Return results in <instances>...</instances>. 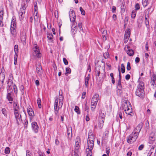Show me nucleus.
<instances>
[{
	"mask_svg": "<svg viewBox=\"0 0 156 156\" xmlns=\"http://www.w3.org/2000/svg\"><path fill=\"white\" fill-rule=\"evenodd\" d=\"M142 123H140L134 130L133 133L129 136L127 139V142L129 143H132L135 141L137 139L139 133L142 127Z\"/></svg>",
	"mask_w": 156,
	"mask_h": 156,
	"instance_id": "obj_1",
	"label": "nucleus"
},
{
	"mask_svg": "<svg viewBox=\"0 0 156 156\" xmlns=\"http://www.w3.org/2000/svg\"><path fill=\"white\" fill-rule=\"evenodd\" d=\"M123 108L126 113L129 115H132L133 114L132 108L130 103L129 101H124L123 104Z\"/></svg>",
	"mask_w": 156,
	"mask_h": 156,
	"instance_id": "obj_2",
	"label": "nucleus"
},
{
	"mask_svg": "<svg viewBox=\"0 0 156 156\" xmlns=\"http://www.w3.org/2000/svg\"><path fill=\"white\" fill-rule=\"evenodd\" d=\"M99 99V95L97 94H95L93 97L91 101V109L92 111H94Z\"/></svg>",
	"mask_w": 156,
	"mask_h": 156,
	"instance_id": "obj_3",
	"label": "nucleus"
},
{
	"mask_svg": "<svg viewBox=\"0 0 156 156\" xmlns=\"http://www.w3.org/2000/svg\"><path fill=\"white\" fill-rule=\"evenodd\" d=\"M105 114V113H103L102 112H101L99 113L98 125L100 129H101L103 126Z\"/></svg>",
	"mask_w": 156,
	"mask_h": 156,
	"instance_id": "obj_4",
	"label": "nucleus"
},
{
	"mask_svg": "<svg viewBox=\"0 0 156 156\" xmlns=\"http://www.w3.org/2000/svg\"><path fill=\"white\" fill-rule=\"evenodd\" d=\"M94 142H91L87 141L88 148L86 149V152L87 153V156H92V149H93L94 145Z\"/></svg>",
	"mask_w": 156,
	"mask_h": 156,
	"instance_id": "obj_5",
	"label": "nucleus"
},
{
	"mask_svg": "<svg viewBox=\"0 0 156 156\" xmlns=\"http://www.w3.org/2000/svg\"><path fill=\"white\" fill-rule=\"evenodd\" d=\"M136 95L140 98L143 99L144 97V90L137 88L135 92Z\"/></svg>",
	"mask_w": 156,
	"mask_h": 156,
	"instance_id": "obj_6",
	"label": "nucleus"
},
{
	"mask_svg": "<svg viewBox=\"0 0 156 156\" xmlns=\"http://www.w3.org/2000/svg\"><path fill=\"white\" fill-rule=\"evenodd\" d=\"M69 16L71 22L74 23L76 19L75 12L73 10L70 11L69 12Z\"/></svg>",
	"mask_w": 156,
	"mask_h": 156,
	"instance_id": "obj_7",
	"label": "nucleus"
},
{
	"mask_svg": "<svg viewBox=\"0 0 156 156\" xmlns=\"http://www.w3.org/2000/svg\"><path fill=\"white\" fill-rule=\"evenodd\" d=\"M32 127L33 130L35 133H37L38 132L39 127L37 123L35 122H33L31 123Z\"/></svg>",
	"mask_w": 156,
	"mask_h": 156,
	"instance_id": "obj_8",
	"label": "nucleus"
},
{
	"mask_svg": "<svg viewBox=\"0 0 156 156\" xmlns=\"http://www.w3.org/2000/svg\"><path fill=\"white\" fill-rule=\"evenodd\" d=\"M14 115L16 121V123L18 125H19L20 122V120H21V115H20V116L18 112L17 113L16 112H14Z\"/></svg>",
	"mask_w": 156,
	"mask_h": 156,
	"instance_id": "obj_9",
	"label": "nucleus"
},
{
	"mask_svg": "<svg viewBox=\"0 0 156 156\" xmlns=\"http://www.w3.org/2000/svg\"><path fill=\"white\" fill-rule=\"evenodd\" d=\"M149 146L151 147L149 152L154 153L156 151V143H152L151 144H149Z\"/></svg>",
	"mask_w": 156,
	"mask_h": 156,
	"instance_id": "obj_10",
	"label": "nucleus"
},
{
	"mask_svg": "<svg viewBox=\"0 0 156 156\" xmlns=\"http://www.w3.org/2000/svg\"><path fill=\"white\" fill-rule=\"evenodd\" d=\"M36 67L37 73L39 75H41L42 73V67L41 64H36Z\"/></svg>",
	"mask_w": 156,
	"mask_h": 156,
	"instance_id": "obj_11",
	"label": "nucleus"
},
{
	"mask_svg": "<svg viewBox=\"0 0 156 156\" xmlns=\"http://www.w3.org/2000/svg\"><path fill=\"white\" fill-rule=\"evenodd\" d=\"M41 56V54L40 51H35L32 52V54L31 56L34 58H40Z\"/></svg>",
	"mask_w": 156,
	"mask_h": 156,
	"instance_id": "obj_12",
	"label": "nucleus"
},
{
	"mask_svg": "<svg viewBox=\"0 0 156 156\" xmlns=\"http://www.w3.org/2000/svg\"><path fill=\"white\" fill-rule=\"evenodd\" d=\"M26 33L25 32H23L21 33V40L23 44H26Z\"/></svg>",
	"mask_w": 156,
	"mask_h": 156,
	"instance_id": "obj_13",
	"label": "nucleus"
},
{
	"mask_svg": "<svg viewBox=\"0 0 156 156\" xmlns=\"http://www.w3.org/2000/svg\"><path fill=\"white\" fill-rule=\"evenodd\" d=\"M156 143L155 140V137L154 136H150L149 138V144H151L152 143Z\"/></svg>",
	"mask_w": 156,
	"mask_h": 156,
	"instance_id": "obj_14",
	"label": "nucleus"
},
{
	"mask_svg": "<svg viewBox=\"0 0 156 156\" xmlns=\"http://www.w3.org/2000/svg\"><path fill=\"white\" fill-rule=\"evenodd\" d=\"M27 112L30 116L33 117L34 115V111L30 107L27 108Z\"/></svg>",
	"mask_w": 156,
	"mask_h": 156,
	"instance_id": "obj_15",
	"label": "nucleus"
},
{
	"mask_svg": "<svg viewBox=\"0 0 156 156\" xmlns=\"http://www.w3.org/2000/svg\"><path fill=\"white\" fill-rule=\"evenodd\" d=\"M127 54L129 56H132L134 54V51L132 49H130L128 47L127 49L125 50Z\"/></svg>",
	"mask_w": 156,
	"mask_h": 156,
	"instance_id": "obj_16",
	"label": "nucleus"
},
{
	"mask_svg": "<svg viewBox=\"0 0 156 156\" xmlns=\"http://www.w3.org/2000/svg\"><path fill=\"white\" fill-rule=\"evenodd\" d=\"M6 98L8 100L10 101L9 103L11 104L12 103L13 101V98L11 94L10 93H8L7 94Z\"/></svg>",
	"mask_w": 156,
	"mask_h": 156,
	"instance_id": "obj_17",
	"label": "nucleus"
},
{
	"mask_svg": "<svg viewBox=\"0 0 156 156\" xmlns=\"http://www.w3.org/2000/svg\"><path fill=\"white\" fill-rule=\"evenodd\" d=\"M33 52L40 51L39 47L37 44H34L33 46Z\"/></svg>",
	"mask_w": 156,
	"mask_h": 156,
	"instance_id": "obj_18",
	"label": "nucleus"
},
{
	"mask_svg": "<svg viewBox=\"0 0 156 156\" xmlns=\"http://www.w3.org/2000/svg\"><path fill=\"white\" fill-rule=\"evenodd\" d=\"M75 144L76 147H80V140L79 137H77L76 138V139Z\"/></svg>",
	"mask_w": 156,
	"mask_h": 156,
	"instance_id": "obj_19",
	"label": "nucleus"
},
{
	"mask_svg": "<svg viewBox=\"0 0 156 156\" xmlns=\"http://www.w3.org/2000/svg\"><path fill=\"white\" fill-rule=\"evenodd\" d=\"M138 82L139 83V84L138 85L137 88H139V89H142L144 90V83L143 82H140L138 80Z\"/></svg>",
	"mask_w": 156,
	"mask_h": 156,
	"instance_id": "obj_20",
	"label": "nucleus"
},
{
	"mask_svg": "<svg viewBox=\"0 0 156 156\" xmlns=\"http://www.w3.org/2000/svg\"><path fill=\"white\" fill-rule=\"evenodd\" d=\"M13 84L12 81L9 80L7 83V90H10V89H12L11 86H12Z\"/></svg>",
	"mask_w": 156,
	"mask_h": 156,
	"instance_id": "obj_21",
	"label": "nucleus"
},
{
	"mask_svg": "<svg viewBox=\"0 0 156 156\" xmlns=\"http://www.w3.org/2000/svg\"><path fill=\"white\" fill-rule=\"evenodd\" d=\"M34 19L35 21H37L38 20L39 16L38 12L37 11H34Z\"/></svg>",
	"mask_w": 156,
	"mask_h": 156,
	"instance_id": "obj_22",
	"label": "nucleus"
},
{
	"mask_svg": "<svg viewBox=\"0 0 156 156\" xmlns=\"http://www.w3.org/2000/svg\"><path fill=\"white\" fill-rule=\"evenodd\" d=\"M89 76H87L85 79V85L86 87H88L89 86Z\"/></svg>",
	"mask_w": 156,
	"mask_h": 156,
	"instance_id": "obj_23",
	"label": "nucleus"
},
{
	"mask_svg": "<svg viewBox=\"0 0 156 156\" xmlns=\"http://www.w3.org/2000/svg\"><path fill=\"white\" fill-rule=\"evenodd\" d=\"M47 37L48 39L52 41L53 35L51 33L47 32Z\"/></svg>",
	"mask_w": 156,
	"mask_h": 156,
	"instance_id": "obj_24",
	"label": "nucleus"
},
{
	"mask_svg": "<svg viewBox=\"0 0 156 156\" xmlns=\"http://www.w3.org/2000/svg\"><path fill=\"white\" fill-rule=\"evenodd\" d=\"M16 27H12L10 28V32L13 35H15L16 34Z\"/></svg>",
	"mask_w": 156,
	"mask_h": 156,
	"instance_id": "obj_25",
	"label": "nucleus"
},
{
	"mask_svg": "<svg viewBox=\"0 0 156 156\" xmlns=\"http://www.w3.org/2000/svg\"><path fill=\"white\" fill-rule=\"evenodd\" d=\"M136 12V10H133L132 11L131 14V17L132 18L134 19L135 18Z\"/></svg>",
	"mask_w": 156,
	"mask_h": 156,
	"instance_id": "obj_26",
	"label": "nucleus"
},
{
	"mask_svg": "<svg viewBox=\"0 0 156 156\" xmlns=\"http://www.w3.org/2000/svg\"><path fill=\"white\" fill-rule=\"evenodd\" d=\"M94 135L88 136L87 140V141H88V142H94Z\"/></svg>",
	"mask_w": 156,
	"mask_h": 156,
	"instance_id": "obj_27",
	"label": "nucleus"
},
{
	"mask_svg": "<svg viewBox=\"0 0 156 156\" xmlns=\"http://www.w3.org/2000/svg\"><path fill=\"white\" fill-rule=\"evenodd\" d=\"M54 108L55 110V113L56 115H57L58 114V112L59 110L58 105H55Z\"/></svg>",
	"mask_w": 156,
	"mask_h": 156,
	"instance_id": "obj_28",
	"label": "nucleus"
},
{
	"mask_svg": "<svg viewBox=\"0 0 156 156\" xmlns=\"http://www.w3.org/2000/svg\"><path fill=\"white\" fill-rule=\"evenodd\" d=\"M14 51L15 53V55H17L18 52V46L17 45H15L14 46Z\"/></svg>",
	"mask_w": 156,
	"mask_h": 156,
	"instance_id": "obj_29",
	"label": "nucleus"
},
{
	"mask_svg": "<svg viewBox=\"0 0 156 156\" xmlns=\"http://www.w3.org/2000/svg\"><path fill=\"white\" fill-rule=\"evenodd\" d=\"M3 16V10L2 9H0V20H2Z\"/></svg>",
	"mask_w": 156,
	"mask_h": 156,
	"instance_id": "obj_30",
	"label": "nucleus"
},
{
	"mask_svg": "<svg viewBox=\"0 0 156 156\" xmlns=\"http://www.w3.org/2000/svg\"><path fill=\"white\" fill-rule=\"evenodd\" d=\"M131 30L129 29H128L125 32V35L128 36H130Z\"/></svg>",
	"mask_w": 156,
	"mask_h": 156,
	"instance_id": "obj_31",
	"label": "nucleus"
},
{
	"mask_svg": "<svg viewBox=\"0 0 156 156\" xmlns=\"http://www.w3.org/2000/svg\"><path fill=\"white\" fill-rule=\"evenodd\" d=\"M20 88L22 94L23 95L24 93V90L23 85H21L20 86Z\"/></svg>",
	"mask_w": 156,
	"mask_h": 156,
	"instance_id": "obj_32",
	"label": "nucleus"
},
{
	"mask_svg": "<svg viewBox=\"0 0 156 156\" xmlns=\"http://www.w3.org/2000/svg\"><path fill=\"white\" fill-rule=\"evenodd\" d=\"M71 72V69L70 68L67 67L66 68V73L65 75L66 76L68 75V74H69Z\"/></svg>",
	"mask_w": 156,
	"mask_h": 156,
	"instance_id": "obj_33",
	"label": "nucleus"
},
{
	"mask_svg": "<svg viewBox=\"0 0 156 156\" xmlns=\"http://www.w3.org/2000/svg\"><path fill=\"white\" fill-rule=\"evenodd\" d=\"M125 67L123 64H122L121 65V70L122 73H123L125 72Z\"/></svg>",
	"mask_w": 156,
	"mask_h": 156,
	"instance_id": "obj_34",
	"label": "nucleus"
},
{
	"mask_svg": "<svg viewBox=\"0 0 156 156\" xmlns=\"http://www.w3.org/2000/svg\"><path fill=\"white\" fill-rule=\"evenodd\" d=\"M74 111L78 114H80V112L79 110V108L78 106H76L75 107Z\"/></svg>",
	"mask_w": 156,
	"mask_h": 156,
	"instance_id": "obj_35",
	"label": "nucleus"
},
{
	"mask_svg": "<svg viewBox=\"0 0 156 156\" xmlns=\"http://www.w3.org/2000/svg\"><path fill=\"white\" fill-rule=\"evenodd\" d=\"M2 112L5 116L6 117L7 116V111L4 108H2Z\"/></svg>",
	"mask_w": 156,
	"mask_h": 156,
	"instance_id": "obj_36",
	"label": "nucleus"
},
{
	"mask_svg": "<svg viewBox=\"0 0 156 156\" xmlns=\"http://www.w3.org/2000/svg\"><path fill=\"white\" fill-rule=\"evenodd\" d=\"M19 16L20 18V20H22L24 16V14H23V12H19Z\"/></svg>",
	"mask_w": 156,
	"mask_h": 156,
	"instance_id": "obj_37",
	"label": "nucleus"
},
{
	"mask_svg": "<svg viewBox=\"0 0 156 156\" xmlns=\"http://www.w3.org/2000/svg\"><path fill=\"white\" fill-rule=\"evenodd\" d=\"M120 8H121V11L122 12H124L125 11V8H126V7L124 6V4H123V3H122V5H121Z\"/></svg>",
	"mask_w": 156,
	"mask_h": 156,
	"instance_id": "obj_38",
	"label": "nucleus"
},
{
	"mask_svg": "<svg viewBox=\"0 0 156 156\" xmlns=\"http://www.w3.org/2000/svg\"><path fill=\"white\" fill-rule=\"evenodd\" d=\"M142 4L144 7H146L148 4L147 0H143Z\"/></svg>",
	"mask_w": 156,
	"mask_h": 156,
	"instance_id": "obj_39",
	"label": "nucleus"
},
{
	"mask_svg": "<svg viewBox=\"0 0 156 156\" xmlns=\"http://www.w3.org/2000/svg\"><path fill=\"white\" fill-rule=\"evenodd\" d=\"M12 87L15 93L16 94L17 93V89L16 86L15 84H13Z\"/></svg>",
	"mask_w": 156,
	"mask_h": 156,
	"instance_id": "obj_40",
	"label": "nucleus"
},
{
	"mask_svg": "<svg viewBox=\"0 0 156 156\" xmlns=\"http://www.w3.org/2000/svg\"><path fill=\"white\" fill-rule=\"evenodd\" d=\"M60 90L59 91V101H63V97L62 95V94H60Z\"/></svg>",
	"mask_w": 156,
	"mask_h": 156,
	"instance_id": "obj_41",
	"label": "nucleus"
},
{
	"mask_svg": "<svg viewBox=\"0 0 156 156\" xmlns=\"http://www.w3.org/2000/svg\"><path fill=\"white\" fill-rule=\"evenodd\" d=\"M118 117H119L120 119H122V112L120 111H118L117 116Z\"/></svg>",
	"mask_w": 156,
	"mask_h": 156,
	"instance_id": "obj_42",
	"label": "nucleus"
},
{
	"mask_svg": "<svg viewBox=\"0 0 156 156\" xmlns=\"http://www.w3.org/2000/svg\"><path fill=\"white\" fill-rule=\"evenodd\" d=\"M17 55H15L14 56V64L15 65L17 64Z\"/></svg>",
	"mask_w": 156,
	"mask_h": 156,
	"instance_id": "obj_43",
	"label": "nucleus"
},
{
	"mask_svg": "<svg viewBox=\"0 0 156 156\" xmlns=\"http://www.w3.org/2000/svg\"><path fill=\"white\" fill-rule=\"evenodd\" d=\"M5 153L6 154H8L10 153V148L9 147H6L5 151Z\"/></svg>",
	"mask_w": 156,
	"mask_h": 156,
	"instance_id": "obj_44",
	"label": "nucleus"
},
{
	"mask_svg": "<svg viewBox=\"0 0 156 156\" xmlns=\"http://www.w3.org/2000/svg\"><path fill=\"white\" fill-rule=\"evenodd\" d=\"M103 56L105 59L108 58L109 56V55L108 52H106L103 54Z\"/></svg>",
	"mask_w": 156,
	"mask_h": 156,
	"instance_id": "obj_45",
	"label": "nucleus"
},
{
	"mask_svg": "<svg viewBox=\"0 0 156 156\" xmlns=\"http://www.w3.org/2000/svg\"><path fill=\"white\" fill-rule=\"evenodd\" d=\"M95 70L96 76H98V77L99 76L100 74V72L99 70V69H96Z\"/></svg>",
	"mask_w": 156,
	"mask_h": 156,
	"instance_id": "obj_46",
	"label": "nucleus"
},
{
	"mask_svg": "<svg viewBox=\"0 0 156 156\" xmlns=\"http://www.w3.org/2000/svg\"><path fill=\"white\" fill-rule=\"evenodd\" d=\"M156 151L154 153L149 152L147 156H155Z\"/></svg>",
	"mask_w": 156,
	"mask_h": 156,
	"instance_id": "obj_47",
	"label": "nucleus"
},
{
	"mask_svg": "<svg viewBox=\"0 0 156 156\" xmlns=\"http://www.w3.org/2000/svg\"><path fill=\"white\" fill-rule=\"evenodd\" d=\"M130 64L129 62H128L127 64L126 69L127 70H129L131 69Z\"/></svg>",
	"mask_w": 156,
	"mask_h": 156,
	"instance_id": "obj_48",
	"label": "nucleus"
},
{
	"mask_svg": "<svg viewBox=\"0 0 156 156\" xmlns=\"http://www.w3.org/2000/svg\"><path fill=\"white\" fill-rule=\"evenodd\" d=\"M16 27V23L15 22H11V27Z\"/></svg>",
	"mask_w": 156,
	"mask_h": 156,
	"instance_id": "obj_49",
	"label": "nucleus"
},
{
	"mask_svg": "<svg viewBox=\"0 0 156 156\" xmlns=\"http://www.w3.org/2000/svg\"><path fill=\"white\" fill-rule=\"evenodd\" d=\"M80 9L81 12V14L83 15H85V12L83 9L81 7H80Z\"/></svg>",
	"mask_w": 156,
	"mask_h": 156,
	"instance_id": "obj_50",
	"label": "nucleus"
},
{
	"mask_svg": "<svg viewBox=\"0 0 156 156\" xmlns=\"http://www.w3.org/2000/svg\"><path fill=\"white\" fill-rule=\"evenodd\" d=\"M146 128L149 129V124L148 120H147L145 122Z\"/></svg>",
	"mask_w": 156,
	"mask_h": 156,
	"instance_id": "obj_51",
	"label": "nucleus"
},
{
	"mask_svg": "<svg viewBox=\"0 0 156 156\" xmlns=\"http://www.w3.org/2000/svg\"><path fill=\"white\" fill-rule=\"evenodd\" d=\"M145 23L147 27V28H148L149 27V25L148 20H145Z\"/></svg>",
	"mask_w": 156,
	"mask_h": 156,
	"instance_id": "obj_52",
	"label": "nucleus"
},
{
	"mask_svg": "<svg viewBox=\"0 0 156 156\" xmlns=\"http://www.w3.org/2000/svg\"><path fill=\"white\" fill-rule=\"evenodd\" d=\"M102 35H107V31L105 30H102Z\"/></svg>",
	"mask_w": 156,
	"mask_h": 156,
	"instance_id": "obj_53",
	"label": "nucleus"
},
{
	"mask_svg": "<svg viewBox=\"0 0 156 156\" xmlns=\"http://www.w3.org/2000/svg\"><path fill=\"white\" fill-rule=\"evenodd\" d=\"M135 8L136 10H138L140 9V7L139 4L138 3H136V4L135 6Z\"/></svg>",
	"mask_w": 156,
	"mask_h": 156,
	"instance_id": "obj_54",
	"label": "nucleus"
},
{
	"mask_svg": "<svg viewBox=\"0 0 156 156\" xmlns=\"http://www.w3.org/2000/svg\"><path fill=\"white\" fill-rule=\"evenodd\" d=\"M19 109V107H14V108H13L14 112H16L17 113L18 112Z\"/></svg>",
	"mask_w": 156,
	"mask_h": 156,
	"instance_id": "obj_55",
	"label": "nucleus"
},
{
	"mask_svg": "<svg viewBox=\"0 0 156 156\" xmlns=\"http://www.w3.org/2000/svg\"><path fill=\"white\" fill-rule=\"evenodd\" d=\"M58 98L57 97H56L55 98V102H54V105H58Z\"/></svg>",
	"mask_w": 156,
	"mask_h": 156,
	"instance_id": "obj_56",
	"label": "nucleus"
},
{
	"mask_svg": "<svg viewBox=\"0 0 156 156\" xmlns=\"http://www.w3.org/2000/svg\"><path fill=\"white\" fill-rule=\"evenodd\" d=\"M63 60L64 62V64L65 65H67L68 64V62L67 59L65 58H63Z\"/></svg>",
	"mask_w": 156,
	"mask_h": 156,
	"instance_id": "obj_57",
	"label": "nucleus"
},
{
	"mask_svg": "<svg viewBox=\"0 0 156 156\" xmlns=\"http://www.w3.org/2000/svg\"><path fill=\"white\" fill-rule=\"evenodd\" d=\"M117 86V87L119 88V90H121V89L122 88V85L121 84V83L118 82Z\"/></svg>",
	"mask_w": 156,
	"mask_h": 156,
	"instance_id": "obj_58",
	"label": "nucleus"
},
{
	"mask_svg": "<svg viewBox=\"0 0 156 156\" xmlns=\"http://www.w3.org/2000/svg\"><path fill=\"white\" fill-rule=\"evenodd\" d=\"M152 80L153 81L154 83L155 84V81L156 80V76L155 75H153L152 76L151 78Z\"/></svg>",
	"mask_w": 156,
	"mask_h": 156,
	"instance_id": "obj_59",
	"label": "nucleus"
},
{
	"mask_svg": "<svg viewBox=\"0 0 156 156\" xmlns=\"http://www.w3.org/2000/svg\"><path fill=\"white\" fill-rule=\"evenodd\" d=\"M144 147V144H141L138 147V150L140 151L142 150L143 149Z\"/></svg>",
	"mask_w": 156,
	"mask_h": 156,
	"instance_id": "obj_60",
	"label": "nucleus"
},
{
	"mask_svg": "<svg viewBox=\"0 0 156 156\" xmlns=\"http://www.w3.org/2000/svg\"><path fill=\"white\" fill-rule=\"evenodd\" d=\"M77 26V23H76L75 21L73 23V25H72V27L74 28H76Z\"/></svg>",
	"mask_w": 156,
	"mask_h": 156,
	"instance_id": "obj_61",
	"label": "nucleus"
},
{
	"mask_svg": "<svg viewBox=\"0 0 156 156\" xmlns=\"http://www.w3.org/2000/svg\"><path fill=\"white\" fill-rule=\"evenodd\" d=\"M80 147H76H76H75V151L74 152L75 153H77L79 151V148Z\"/></svg>",
	"mask_w": 156,
	"mask_h": 156,
	"instance_id": "obj_62",
	"label": "nucleus"
},
{
	"mask_svg": "<svg viewBox=\"0 0 156 156\" xmlns=\"http://www.w3.org/2000/svg\"><path fill=\"white\" fill-rule=\"evenodd\" d=\"M37 3H34V11H37Z\"/></svg>",
	"mask_w": 156,
	"mask_h": 156,
	"instance_id": "obj_63",
	"label": "nucleus"
},
{
	"mask_svg": "<svg viewBox=\"0 0 156 156\" xmlns=\"http://www.w3.org/2000/svg\"><path fill=\"white\" fill-rule=\"evenodd\" d=\"M110 152V149L109 148L107 147L106 148V152L108 155Z\"/></svg>",
	"mask_w": 156,
	"mask_h": 156,
	"instance_id": "obj_64",
	"label": "nucleus"
}]
</instances>
